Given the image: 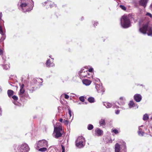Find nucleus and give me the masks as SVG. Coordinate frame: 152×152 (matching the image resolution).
Instances as JSON below:
<instances>
[{"label": "nucleus", "instance_id": "f257e3e1", "mask_svg": "<svg viewBox=\"0 0 152 152\" xmlns=\"http://www.w3.org/2000/svg\"><path fill=\"white\" fill-rule=\"evenodd\" d=\"M34 6L32 0H21L19 7H21L24 11L28 12L31 10Z\"/></svg>", "mask_w": 152, "mask_h": 152}, {"label": "nucleus", "instance_id": "f03ea898", "mask_svg": "<svg viewBox=\"0 0 152 152\" xmlns=\"http://www.w3.org/2000/svg\"><path fill=\"white\" fill-rule=\"evenodd\" d=\"M121 23L122 26L124 28H127L131 26L130 17L129 15H124L121 18Z\"/></svg>", "mask_w": 152, "mask_h": 152}, {"label": "nucleus", "instance_id": "7ed1b4c3", "mask_svg": "<svg viewBox=\"0 0 152 152\" xmlns=\"http://www.w3.org/2000/svg\"><path fill=\"white\" fill-rule=\"evenodd\" d=\"M62 131V129L61 126L55 127L53 133V136L56 138L61 137L62 135L61 133Z\"/></svg>", "mask_w": 152, "mask_h": 152}, {"label": "nucleus", "instance_id": "20e7f679", "mask_svg": "<svg viewBox=\"0 0 152 152\" xmlns=\"http://www.w3.org/2000/svg\"><path fill=\"white\" fill-rule=\"evenodd\" d=\"M84 139L82 137H78L75 141L76 146L79 148L83 147L84 146Z\"/></svg>", "mask_w": 152, "mask_h": 152}, {"label": "nucleus", "instance_id": "39448f33", "mask_svg": "<svg viewBox=\"0 0 152 152\" xmlns=\"http://www.w3.org/2000/svg\"><path fill=\"white\" fill-rule=\"evenodd\" d=\"M48 146V142L45 140H39L37 143V149L40 148L42 147H47Z\"/></svg>", "mask_w": 152, "mask_h": 152}, {"label": "nucleus", "instance_id": "423d86ee", "mask_svg": "<svg viewBox=\"0 0 152 152\" xmlns=\"http://www.w3.org/2000/svg\"><path fill=\"white\" fill-rule=\"evenodd\" d=\"M148 27V23L143 24L142 27L140 28V31L144 34H145L146 33Z\"/></svg>", "mask_w": 152, "mask_h": 152}, {"label": "nucleus", "instance_id": "0eeeda50", "mask_svg": "<svg viewBox=\"0 0 152 152\" xmlns=\"http://www.w3.org/2000/svg\"><path fill=\"white\" fill-rule=\"evenodd\" d=\"M28 147L26 144H22L20 147L19 152H26L28 149Z\"/></svg>", "mask_w": 152, "mask_h": 152}, {"label": "nucleus", "instance_id": "6e6552de", "mask_svg": "<svg viewBox=\"0 0 152 152\" xmlns=\"http://www.w3.org/2000/svg\"><path fill=\"white\" fill-rule=\"evenodd\" d=\"M96 88L98 93H100L102 94H104V92L105 91V89L103 88L102 86L97 84L96 86Z\"/></svg>", "mask_w": 152, "mask_h": 152}, {"label": "nucleus", "instance_id": "1a4fd4ad", "mask_svg": "<svg viewBox=\"0 0 152 152\" xmlns=\"http://www.w3.org/2000/svg\"><path fill=\"white\" fill-rule=\"evenodd\" d=\"M19 95L20 97L25 98V97H27L28 96L27 94L25 93V90L24 89H20V91L19 92Z\"/></svg>", "mask_w": 152, "mask_h": 152}, {"label": "nucleus", "instance_id": "9d476101", "mask_svg": "<svg viewBox=\"0 0 152 152\" xmlns=\"http://www.w3.org/2000/svg\"><path fill=\"white\" fill-rule=\"evenodd\" d=\"M46 65L47 66L49 67H52L54 66L55 64L53 63V60L48 59L46 62Z\"/></svg>", "mask_w": 152, "mask_h": 152}, {"label": "nucleus", "instance_id": "9b49d317", "mask_svg": "<svg viewBox=\"0 0 152 152\" xmlns=\"http://www.w3.org/2000/svg\"><path fill=\"white\" fill-rule=\"evenodd\" d=\"M134 99L136 102H139L142 99V96L140 94H136L134 96Z\"/></svg>", "mask_w": 152, "mask_h": 152}, {"label": "nucleus", "instance_id": "f8f14e48", "mask_svg": "<svg viewBox=\"0 0 152 152\" xmlns=\"http://www.w3.org/2000/svg\"><path fill=\"white\" fill-rule=\"evenodd\" d=\"M82 82L83 84L86 86H89L91 83V80L87 79H84Z\"/></svg>", "mask_w": 152, "mask_h": 152}, {"label": "nucleus", "instance_id": "ddd939ff", "mask_svg": "<svg viewBox=\"0 0 152 152\" xmlns=\"http://www.w3.org/2000/svg\"><path fill=\"white\" fill-rule=\"evenodd\" d=\"M147 2V0H141L140 1V4L145 7H146V4Z\"/></svg>", "mask_w": 152, "mask_h": 152}, {"label": "nucleus", "instance_id": "4468645a", "mask_svg": "<svg viewBox=\"0 0 152 152\" xmlns=\"http://www.w3.org/2000/svg\"><path fill=\"white\" fill-rule=\"evenodd\" d=\"M115 152H119L121 147L118 143H117L115 144Z\"/></svg>", "mask_w": 152, "mask_h": 152}, {"label": "nucleus", "instance_id": "2eb2a0df", "mask_svg": "<svg viewBox=\"0 0 152 152\" xmlns=\"http://www.w3.org/2000/svg\"><path fill=\"white\" fill-rule=\"evenodd\" d=\"M95 132H96L97 135L98 136H101L103 133V131L102 130H101L99 129H98L97 130L95 131Z\"/></svg>", "mask_w": 152, "mask_h": 152}, {"label": "nucleus", "instance_id": "dca6fc26", "mask_svg": "<svg viewBox=\"0 0 152 152\" xmlns=\"http://www.w3.org/2000/svg\"><path fill=\"white\" fill-rule=\"evenodd\" d=\"M7 94L9 97H11L14 93L13 91L12 90H8L7 91Z\"/></svg>", "mask_w": 152, "mask_h": 152}, {"label": "nucleus", "instance_id": "f3484780", "mask_svg": "<svg viewBox=\"0 0 152 152\" xmlns=\"http://www.w3.org/2000/svg\"><path fill=\"white\" fill-rule=\"evenodd\" d=\"M99 125L100 126H103L105 125V120L103 119H101L99 121Z\"/></svg>", "mask_w": 152, "mask_h": 152}, {"label": "nucleus", "instance_id": "a211bd4d", "mask_svg": "<svg viewBox=\"0 0 152 152\" xmlns=\"http://www.w3.org/2000/svg\"><path fill=\"white\" fill-rule=\"evenodd\" d=\"M128 105L129 106V107L130 108H131L132 107H133L134 106L135 104L133 101H130L129 103L128 104Z\"/></svg>", "mask_w": 152, "mask_h": 152}, {"label": "nucleus", "instance_id": "6ab92c4d", "mask_svg": "<svg viewBox=\"0 0 152 152\" xmlns=\"http://www.w3.org/2000/svg\"><path fill=\"white\" fill-rule=\"evenodd\" d=\"M50 3V0H47L46 1L44 2L42 4V5L44 6H46V7H49V4Z\"/></svg>", "mask_w": 152, "mask_h": 152}, {"label": "nucleus", "instance_id": "aec40b11", "mask_svg": "<svg viewBox=\"0 0 152 152\" xmlns=\"http://www.w3.org/2000/svg\"><path fill=\"white\" fill-rule=\"evenodd\" d=\"M147 34L148 36H152V27H149L148 29Z\"/></svg>", "mask_w": 152, "mask_h": 152}, {"label": "nucleus", "instance_id": "412c9836", "mask_svg": "<svg viewBox=\"0 0 152 152\" xmlns=\"http://www.w3.org/2000/svg\"><path fill=\"white\" fill-rule=\"evenodd\" d=\"M118 104L120 105H123L124 104V99L123 97H121L119 99Z\"/></svg>", "mask_w": 152, "mask_h": 152}, {"label": "nucleus", "instance_id": "4be33fe9", "mask_svg": "<svg viewBox=\"0 0 152 152\" xmlns=\"http://www.w3.org/2000/svg\"><path fill=\"white\" fill-rule=\"evenodd\" d=\"M104 105L107 108H110L112 106L111 104L108 102H104Z\"/></svg>", "mask_w": 152, "mask_h": 152}, {"label": "nucleus", "instance_id": "5701e85b", "mask_svg": "<svg viewBox=\"0 0 152 152\" xmlns=\"http://www.w3.org/2000/svg\"><path fill=\"white\" fill-rule=\"evenodd\" d=\"M88 100L90 103H93L95 102V100L94 98L92 97H89L88 98Z\"/></svg>", "mask_w": 152, "mask_h": 152}, {"label": "nucleus", "instance_id": "b1692460", "mask_svg": "<svg viewBox=\"0 0 152 152\" xmlns=\"http://www.w3.org/2000/svg\"><path fill=\"white\" fill-rule=\"evenodd\" d=\"M55 6V7H56V5H55L54 3L52 1H50V3L49 4V7H50V8H51L53 7H54V6Z\"/></svg>", "mask_w": 152, "mask_h": 152}, {"label": "nucleus", "instance_id": "393cba45", "mask_svg": "<svg viewBox=\"0 0 152 152\" xmlns=\"http://www.w3.org/2000/svg\"><path fill=\"white\" fill-rule=\"evenodd\" d=\"M47 150L46 148L44 147L40 148H39L38 151H40L44 152L46 151Z\"/></svg>", "mask_w": 152, "mask_h": 152}, {"label": "nucleus", "instance_id": "a878e982", "mask_svg": "<svg viewBox=\"0 0 152 152\" xmlns=\"http://www.w3.org/2000/svg\"><path fill=\"white\" fill-rule=\"evenodd\" d=\"M149 118L148 115L145 114L143 116V119L144 121L147 120Z\"/></svg>", "mask_w": 152, "mask_h": 152}, {"label": "nucleus", "instance_id": "bb28decb", "mask_svg": "<svg viewBox=\"0 0 152 152\" xmlns=\"http://www.w3.org/2000/svg\"><path fill=\"white\" fill-rule=\"evenodd\" d=\"M94 126L93 125L91 124H89L88 125L87 129L88 130H91L93 129Z\"/></svg>", "mask_w": 152, "mask_h": 152}, {"label": "nucleus", "instance_id": "cd10ccee", "mask_svg": "<svg viewBox=\"0 0 152 152\" xmlns=\"http://www.w3.org/2000/svg\"><path fill=\"white\" fill-rule=\"evenodd\" d=\"M138 133L139 134H141L142 136L143 135L144 132L142 131V129L140 127L139 128V131H138Z\"/></svg>", "mask_w": 152, "mask_h": 152}, {"label": "nucleus", "instance_id": "c85d7f7f", "mask_svg": "<svg viewBox=\"0 0 152 152\" xmlns=\"http://www.w3.org/2000/svg\"><path fill=\"white\" fill-rule=\"evenodd\" d=\"M111 132H114L115 134H118L119 133L118 130L116 129H112Z\"/></svg>", "mask_w": 152, "mask_h": 152}, {"label": "nucleus", "instance_id": "c756f323", "mask_svg": "<svg viewBox=\"0 0 152 152\" xmlns=\"http://www.w3.org/2000/svg\"><path fill=\"white\" fill-rule=\"evenodd\" d=\"M80 100L82 102H84L85 101L84 97L83 96L80 97L79 98Z\"/></svg>", "mask_w": 152, "mask_h": 152}, {"label": "nucleus", "instance_id": "7c9ffc66", "mask_svg": "<svg viewBox=\"0 0 152 152\" xmlns=\"http://www.w3.org/2000/svg\"><path fill=\"white\" fill-rule=\"evenodd\" d=\"M120 7L123 10H126V7H125L124 6L122 5H120Z\"/></svg>", "mask_w": 152, "mask_h": 152}, {"label": "nucleus", "instance_id": "2f4dec72", "mask_svg": "<svg viewBox=\"0 0 152 152\" xmlns=\"http://www.w3.org/2000/svg\"><path fill=\"white\" fill-rule=\"evenodd\" d=\"M63 122L64 123V124L66 125H67L69 123V121L68 120H64Z\"/></svg>", "mask_w": 152, "mask_h": 152}, {"label": "nucleus", "instance_id": "473e14b6", "mask_svg": "<svg viewBox=\"0 0 152 152\" xmlns=\"http://www.w3.org/2000/svg\"><path fill=\"white\" fill-rule=\"evenodd\" d=\"M12 98L14 100H17L18 99V97L15 95H13V96H12Z\"/></svg>", "mask_w": 152, "mask_h": 152}, {"label": "nucleus", "instance_id": "72a5a7b5", "mask_svg": "<svg viewBox=\"0 0 152 152\" xmlns=\"http://www.w3.org/2000/svg\"><path fill=\"white\" fill-rule=\"evenodd\" d=\"M98 24L99 23L98 22L96 21H94L93 24L94 27H95V26H97Z\"/></svg>", "mask_w": 152, "mask_h": 152}, {"label": "nucleus", "instance_id": "f704fd0d", "mask_svg": "<svg viewBox=\"0 0 152 152\" xmlns=\"http://www.w3.org/2000/svg\"><path fill=\"white\" fill-rule=\"evenodd\" d=\"M61 147L62 149V152H65V147L63 145H61Z\"/></svg>", "mask_w": 152, "mask_h": 152}, {"label": "nucleus", "instance_id": "c9c22d12", "mask_svg": "<svg viewBox=\"0 0 152 152\" xmlns=\"http://www.w3.org/2000/svg\"><path fill=\"white\" fill-rule=\"evenodd\" d=\"M146 15L149 16L150 18L152 17V15L150 13L147 12L146 14Z\"/></svg>", "mask_w": 152, "mask_h": 152}, {"label": "nucleus", "instance_id": "e433bc0d", "mask_svg": "<svg viewBox=\"0 0 152 152\" xmlns=\"http://www.w3.org/2000/svg\"><path fill=\"white\" fill-rule=\"evenodd\" d=\"M64 98L65 99H68L69 98V96L66 94H64Z\"/></svg>", "mask_w": 152, "mask_h": 152}, {"label": "nucleus", "instance_id": "4c0bfd02", "mask_svg": "<svg viewBox=\"0 0 152 152\" xmlns=\"http://www.w3.org/2000/svg\"><path fill=\"white\" fill-rule=\"evenodd\" d=\"M0 33L1 34L3 33L2 28L1 26L0 25Z\"/></svg>", "mask_w": 152, "mask_h": 152}, {"label": "nucleus", "instance_id": "58836bf2", "mask_svg": "<svg viewBox=\"0 0 152 152\" xmlns=\"http://www.w3.org/2000/svg\"><path fill=\"white\" fill-rule=\"evenodd\" d=\"M68 113H69V115L71 117V115H72L71 111L69 109L68 110Z\"/></svg>", "mask_w": 152, "mask_h": 152}, {"label": "nucleus", "instance_id": "ea45409f", "mask_svg": "<svg viewBox=\"0 0 152 152\" xmlns=\"http://www.w3.org/2000/svg\"><path fill=\"white\" fill-rule=\"evenodd\" d=\"M3 50L1 49H0V55H3Z\"/></svg>", "mask_w": 152, "mask_h": 152}, {"label": "nucleus", "instance_id": "a19ab883", "mask_svg": "<svg viewBox=\"0 0 152 152\" xmlns=\"http://www.w3.org/2000/svg\"><path fill=\"white\" fill-rule=\"evenodd\" d=\"M24 84H22L20 87V89H24Z\"/></svg>", "mask_w": 152, "mask_h": 152}, {"label": "nucleus", "instance_id": "79ce46f5", "mask_svg": "<svg viewBox=\"0 0 152 152\" xmlns=\"http://www.w3.org/2000/svg\"><path fill=\"white\" fill-rule=\"evenodd\" d=\"M93 68H90L88 70V72H92V71H93Z\"/></svg>", "mask_w": 152, "mask_h": 152}, {"label": "nucleus", "instance_id": "37998d69", "mask_svg": "<svg viewBox=\"0 0 152 152\" xmlns=\"http://www.w3.org/2000/svg\"><path fill=\"white\" fill-rule=\"evenodd\" d=\"M2 17V14L1 12H0V20H1V17Z\"/></svg>", "mask_w": 152, "mask_h": 152}, {"label": "nucleus", "instance_id": "c03bdc74", "mask_svg": "<svg viewBox=\"0 0 152 152\" xmlns=\"http://www.w3.org/2000/svg\"><path fill=\"white\" fill-rule=\"evenodd\" d=\"M120 111L119 110H117L116 111L115 113L116 114H118L119 113Z\"/></svg>", "mask_w": 152, "mask_h": 152}, {"label": "nucleus", "instance_id": "a18cd8bd", "mask_svg": "<svg viewBox=\"0 0 152 152\" xmlns=\"http://www.w3.org/2000/svg\"><path fill=\"white\" fill-rule=\"evenodd\" d=\"M59 121L61 122H63V119H62V118H61L59 119Z\"/></svg>", "mask_w": 152, "mask_h": 152}, {"label": "nucleus", "instance_id": "49530a36", "mask_svg": "<svg viewBox=\"0 0 152 152\" xmlns=\"http://www.w3.org/2000/svg\"><path fill=\"white\" fill-rule=\"evenodd\" d=\"M55 15L56 16V17L57 18H58V16H57V15L56 14H55Z\"/></svg>", "mask_w": 152, "mask_h": 152}, {"label": "nucleus", "instance_id": "de8ad7c7", "mask_svg": "<svg viewBox=\"0 0 152 152\" xmlns=\"http://www.w3.org/2000/svg\"><path fill=\"white\" fill-rule=\"evenodd\" d=\"M86 72L87 74L88 73V72H87V71H86Z\"/></svg>", "mask_w": 152, "mask_h": 152}]
</instances>
